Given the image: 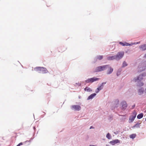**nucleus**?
I'll use <instances>...</instances> for the list:
<instances>
[{
	"instance_id": "1",
	"label": "nucleus",
	"mask_w": 146,
	"mask_h": 146,
	"mask_svg": "<svg viewBox=\"0 0 146 146\" xmlns=\"http://www.w3.org/2000/svg\"><path fill=\"white\" fill-rule=\"evenodd\" d=\"M35 71L40 73L45 74L48 72V71L46 68L41 67H36L34 68Z\"/></svg>"
},
{
	"instance_id": "2",
	"label": "nucleus",
	"mask_w": 146,
	"mask_h": 146,
	"mask_svg": "<svg viewBox=\"0 0 146 146\" xmlns=\"http://www.w3.org/2000/svg\"><path fill=\"white\" fill-rule=\"evenodd\" d=\"M138 94L140 95L144 96L146 95V88L144 89L143 88H141L138 90Z\"/></svg>"
},
{
	"instance_id": "3",
	"label": "nucleus",
	"mask_w": 146,
	"mask_h": 146,
	"mask_svg": "<svg viewBox=\"0 0 146 146\" xmlns=\"http://www.w3.org/2000/svg\"><path fill=\"white\" fill-rule=\"evenodd\" d=\"M124 55V52H118L116 55V60H119Z\"/></svg>"
},
{
	"instance_id": "4",
	"label": "nucleus",
	"mask_w": 146,
	"mask_h": 146,
	"mask_svg": "<svg viewBox=\"0 0 146 146\" xmlns=\"http://www.w3.org/2000/svg\"><path fill=\"white\" fill-rule=\"evenodd\" d=\"M127 106V105L125 101H123L121 103L120 108L123 110H125Z\"/></svg>"
},
{
	"instance_id": "5",
	"label": "nucleus",
	"mask_w": 146,
	"mask_h": 146,
	"mask_svg": "<svg viewBox=\"0 0 146 146\" xmlns=\"http://www.w3.org/2000/svg\"><path fill=\"white\" fill-rule=\"evenodd\" d=\"M99 80V78L93 77L92 78H88L85 81V82L86 83H88L89 82L92 83L94 82V81H97Z\"/></svg>"
},
{
	"instance_id": "6",
	"label": "nucleus",
	"mask_w": 146,
	"mask_h": 146,
	"mask_svg": "<svg viewBox=\"0 0 146 146\" xmlns=\"http://www.w3.org/2000/svg\"><path fill=\"white\" fill-rule=\"evenodd\" d=\"M72 109L75 111H79L81 109V107L78 105H72Z\"/></svg>"
},
{
	"instance_id": "7",
	"label": "nucleus",
	"mask_w": 146,
	"mask_h": 146,
	"mask_svg": "<svg viewBox=\"0 0 146 146\" xmlns=\"http://www.w3.org/2000/svg\"><path fill=\"white\" fill-rule=\"evenodd\" d=\"M143 76L144 75L143 74L140 75L137 79H134L135 81L138 82V81H141L143 79Z\"/></svg>"
},
{
	"instance_id": "8",
	"label": "nucleus",
	"mask_w": 146,
	"mask_h": 146,
	"mask_svg": "<svg viewBox=\"0 0 146 146\" xmlns=\"http://www.w3.org/2000/svg\"><path fill=\"white\" fill-rule=\"evenodd\" d=\"M107 68H108V69L107 71V74H111L113 71V69L109 65L107 67Z\"/></svg>"
},
{
	"instance_id": "9",
	"label": "nucleus",
	"mask_w": 146,
	"mask_h": 146,
	"mask_svg": "<svg viewBox=\"0 0 146 146\" xmlns=\"http://www.w3.org/2000/svg\"><path fill=\"white\" fill-rule=\"evenodd\" d=\"M67 49V48L65 46H62L60 48H59V52H62L64 51H65Z\"/></svg>"
},
{
	"instance_id": "10",
	"label": "nucleus",
	"mask_w": 146,
	"mask_h": 146,
	"mask_svg": "<svg viewBox=\"0 0 146 146\" xmlns=\"http://www.w3.org/2000/svg\"><path fill=\"white\" fill-rule=\"evenodd\" d=\"M119 44H121V45H122V46H131V44H129V43H127L126 42H124V43H123L121 42H119Z\"/></svg>"
},
{
	"instance_id": "11",
	"label": "nucleus",
	"mask_w": 146,
	"mask_h": 146,
	"mask_svg": "<svg viewBox=\"0 0 146 146\" xmlns=\"http://www.w3.org/2000/svg\"><path fill=\"white\" fill-rule=\"evenodd\" d=\"M116 56L115 55L112 56H109L107 58V59L108 60H112L114 59L116 60Z\"/></svg>"
},
{
	"instance_id": "12",
	"label": "nucleus",
	"mask_w": 146,
	"mask_h": 146,
	"mask_svg": "<svg viewBox=\"0 0 146 146\" xmlns=\"http://www.w3.org/2000/svg\"><path fill=\"white\" fill-rule=\"evenodd\" d=\"M119 142V141L118 139H115L113 140L112 141H111L110 143L112 144V145H114L115 143H117Z\"/></svg>"
},
{
	"instance_id": "13",
	"label": "nucleus",
	"mask_w": 146,
	"mask_h": 146,
	"mask_svg": "<svg viewBox=\"0 0 146 146\" xmlns=\"http://www.w3.org/2000/svg\"><path fill=\"white\" fill-rule=\"evenodd\" d=\"M109 66L108 65H103L102 66H101V71H103L106 69L107 68V67Z\"/></svg>"
},
{
	"instance_id": "14",
	"label": "nucleus",
	"mask_w": 146,
	"mask_h": 146,
	"mask_svg": "<svg viewBox=\"0 0 146 146\" xmlns=\"http://www.w3.org/2000/svg\"><path fill=\"white\" fill-rule=\"evenodd\" d=\"M96 94L95 93H94L91 94L90 95L88 98V100H90L92 99L95 96H96Z\"/></svg>"
},
{
	"instance_id": "15",
	"label": "nucleus",
	"mask_w": 146,
	"mask_h": 146,
	"mask_svg": "<svg viewBox=\"0 0 146 146\" xmlns=\"http://www.w3.org/2000/svg\"><path fill=\"white\" fill-rule=\"evenodd\" d=\"M101 66H98L96 67L95 70L94 71V72H98L101 71Z\"/></svg>"
},
{
	"instance_id": "16",
	"label": "nucleus",
	"mask_w": 146,
	"mask_h": 146,
	"mask_svg": "<svg viewBox=\"0 0 146 146\" xmlns=\"http://www.w3.org/2000/svg\"><path fill=\"white\" fill-rule=\"evenodd\" d=\"M139 48L142 49L143 50H146V44L141 45L139 46Z\"/></svg>"
},
{
	"instance_id": "17",
	"label": "nucleus",
	"mask_w": 146,
	"mask_h": 146,
	"mask_svg": "<svg viewBox=\"0 0 146 146\" xmlns=\"http://www.w3.org/2000/svg\"><path fill=\"white\" fill-rule=\"evenodd\" d=\"M143 113H141L137 115V118L138 119H140L143 117Z\"/></svg>"
},
{
	"instance_id": "18",
	"label": "nucleus",
	"mask_w": 146,
	"mask_h": 146,
	"mask_svg": "<svg viewBox=\"0 0 146 146\" xmlns=\"http://www.w3.org/2000/svg\"><path fill=\"white\" fill-rule=\"evenodd\" d=\"M135 118V117L131 116L129 117V120L131 122H132L134 120Z\"/></svg>"
},
{
	"instance_id": "19",
	"label": "nucleus",
	"mask_w": 146,
	"mask_h": 146,
	"mask_svg": "<svg viewBox=\"0 0 146 146\" xmlns=\"http://www.w3.org/2000/svg\"><path fill=\"white\" fill-rule=\"evenodd\" d=\"M84 90L85 91H86L88 92H90L92 91V90L89 87H86L84 88Z\"/></svg>"
},
{
	"instance_id": "20",
	"label": "nucleus",
	"mask_w": 146,
	"mask_h": 146,
	"mask_svg": "<svg viewBox=\"0 0 146 146\" xmlns=\"http://www.w3.org/2000/svg\"><path fill=\"white\" fill-rule=\"evenodd\" d=\"M136 134H132L129 136V137L131 139H133L136 136Z\"/></svg>"
},
{
	"instance_id": "21",
	"label": "nucleus",
	"mask_w": 146,
	"mask_h": 146,
	"mask_svg": "<svg viewBox=\"0 0 146 146\" xmlns=\"http://www.w3.org/2000/svg\"><path fill=\"white\" fill-rule=\"evenodd\" d=\"M103 57V56L102 55H99L97 56V59L99 60H101L102 59Z\"/></svg>"
},
{
	"instance_id": "22",
	"label": "nucleus",
	"mask_w": 146,
	"mask_h": 146,
	"mask_svg": "<svg viewBox=\"0 0 146 146\" xmlns=\"http://www.w3.org/2000/svg\"><path fill=\"white\" fill-rule=\"evenodd\" d=\"M137 115V112L136 111H134L133 113L131 116H133L135 117Z\"/></svg>"
},
{
	"instance_id": "23",
	"label": "nucleus",
	"mask_w": 146,
	"mask_h": 146,
	"mask_svg": "<svg viewBox=\"0 0 146 146\" xmlns=\"http://www.w3.org/2000/svg\"><path fill=\"white\" fill-rule=\"evenodd\" d=\"M106 137L108 139H110L111 138V136L109 133H108L106 135Z\"/></svg>"
},
{
	"instance_id": "24",
	"label": "nucleus",
	"mask_w": 146,
	"mask_h": 146,
	"mask_svg": "<svg viewBox=\"0 0 146 146\" xmlns=\"http://www.w3.org/2000/svg\"><path fill=\"white\" fill-rule=\"evenodd\" d=\"M122 66L124 67L127 66V64L126 62H124L123 63Z\"/></svg>"
},
{
	"instance_id": "25",
	"label": "nucleus",
	"mask_w": 146,
	"mask_h": 146,
	"mask_svg": "<svg viewBox=\"0 0 146 146\" xmlns=\"http://www.w3.org/2000/svg\"><path fill=\"white\" fill-rule=\"evenodd\" d=\"M103 87L102 86V85H101V86L98 87L97 88L98 90L100 91L102 89Z\"/></svg>"
},
{
	"instance_id": "26",
	"label": "nucleus",
	"mask_w": 146,
	"mask_h": 146,
	"mask_svg": "<svg viewBox=\"0 0 146 146\" xmlns=\"http://www.w3.org/2000/svg\"><path fill=\"white\" fill-rule=\"evenodd\" d=\"M140 43V42H134V43H131V45H133V44H137Z\"/></svg>"
},
{
	"instance_id": "27",
	"label": "nucleus",
	"mask_w": 146,
	"mask_h": 146,
	"mask_svg": "<svg viewBox=\"0 0 146 146\" xmlns=\"http://www.w3.org/2000/svg\"><path fill=\"white\" fill-rule=\"evenodd\" d=\"M23 144V143H22L21 142L19 143L18 145H17L16 146H20L21 145H22Z\"/></svg>"
},
{
	"instance_id": "28",
	"label": "nucleus",
	"mask_w": 146,
	"mask_h": 146,
	"mask_svg": "<svg viewBox=\"0 0 146 146\" xmlns=\"http://www.w3.org/2000/svg\"><path fill=\"white\" fill-rule=\"evenodd\" d=\"M99 90L98 89V88L96 90L95 92L96 93H98L99 92Z\"/></svg>"
},
{
	"instance_id": "29",
	"label": "nucleus",
	"mask_w": 146,
	"mask_h": 146,
	"mask_svg": "<svg viewBox=\"0 0 146 146\" xmlns=\"http://www.w3.org/2000/svg\"><path fill=\"white\" fill-rule=\"evenodd\" d=\"M106 82H103L102 83V84L101 85H102V86L103 87V84H106Z\"/></svg>"
},
{
	"instance_id": "30",
	"label": "nucleus",
	"mask_w": 146,
	"mask_h": 146,
	"mask_svg": "<svg viewBox=\"0 0 146 146\" xmlns=\"http://www.w3.org/2000/svg\"><path fill=\"white\" fill-rule=\"evenodd\" d=\"M135 105L134 104L132 106V109L133 108H135Z\"/></svg>"
},
{
	"instance_id": "31",
	"label": "nucleus",
	"mask_w": 146,
	"mask_h": 146,
	"mask_svg": "<svg viewBox=\"0 0 146 146\" xmlns=\"http://www.w3.org/2000/svg\"><path fill=\"white\" fill-rule=\"evenodd\" d=\"M143 83L142 82H141V84H139V86H143Z\"/></svg>"
},
{
	"instance_id": "32",
	"label": "nucleus",
	"mask_w": 146,
	"mask_h": 146,
	"mask_svg": "<svg viewBox=\"0 0 146 146\" xmlns=\"http://www.w3.org/2000/svg\"><path fill=\"white\" fill-rule=\"evenodd\" d=\"M76 84H77V85L78 86H80L81 85V84H80L79 83H76Z\"/></svg>"
},
{
	"instance_id": "33",
	"label": "nucleus",
	"mask_w": 146,
	"mask_h": 146,
	"mask_svg": "<svg viewBox=\"0 0 146 146\" xmlns=\"http://www.w3.org/2000/svg\"><path fill=\"white\" fill-rule=\"evenodd\" d=\"M93 128V127H92V126H91V127H90V129H92V128Z\"/></svg>"
},
{
	"instance_id": "34",
	"label": "nucleus",
	"mask_w": 146,
	"mask_h": 146,
	"mask_svg": "<svg viewBox=\"0 0 146 146\" xmlns=\"http://www.w3.org/2000/svg\"><path fill=\"white\" fill-rule=\"evenodd\" d=\"M144 57H146V54L145 55Z\"/></svg>"
},
{
	"instance_id": "35",
	"label": "nucleus",
	"mask_w": 146,
	"mask_h": 146,
	"mask_svg": "<svg viewBox=\"0 0 146 146\" xmlns=\"http://www.w3.org/2000/svg\"><path fill=\"white\" fill-rule=\"evenodd\" d=\"M90 146H96L94 145H90Z\"/></svg>"
},
{
	"instance_id": "36",
	"label": "nucleus",
	"mask_w": 146,
	"mask_h": 146,
	"mask_svg": "<svg viewBox=\"0 0 146 146\" xmlns=\"http://www.w3.org/2000/svg\"><path fill=\"white\" fill-rule=\"evenodd\" d=\"M145 121H146V118H145Z\"/></svg>"
}]
</instances>
